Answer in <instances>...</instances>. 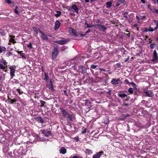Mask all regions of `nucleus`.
Returning <instances> with one entry per match:
<instances>
[{"instance_id": "nucleus-1", "label": "nucleus", "mask_w": 158, "mask_h": 158, "mask_svg": "<svg viewBox=\"0 0 158 158\" xmlns=\"http://www.w3.org/2000/svg\"><path fill=\"white\" fill-rule=\"evenodd\" d=\"M53 50L52 54V59L53 60H55L58 54V47L56 44H54L53 46Z\"/></svg>"}, {"instance_id": "nucleus-2", "label": "nucleus", "mask_w": 158, "mask_h": 158, "mask_svg": "<svg viewBox=\"0 0 158 158\" xmlns=\"http://www.w3.org/2000/svg\"><path fill=\"white\" fill-rule=\"evenodd\" d=\"M73 10V12L76 13L77 14H78V11L79 9L76 4H73L71 6L68 10L70 11H72Z\"/></svg>"}, {"instance_id": "nucleus-3", "label": "nucleus", "mask_w": 158, "mask_h": 158, "mask_svg": "<svg viewBox=\"0 0 158 158\" xmlns=\"http://www.w3.org/2000/svg\"><path fill=\"white\" fill-rule=\"evenodd\" d=\"M143 92L145 94V96L147 97H152L154 95V94L151 90H148L147 89H145L144 90Z\"/></svg>"}, {"instance_id": "nucleus-4", "label": "nucleus", "mask_w": 158, "mask_h": 158, "mask_svg": "<svg viewBox=\"0 0 158 158\" xmlns=\"http://www.w3.org/2000/svg\"><path fill=\"white\" fill-rule=\"evenodd\" d=\"M95 27H98L99 31L104 32L107 29V28L104 25L99 24H95Z\"/></svg>"}, {"instance_id": "nucleus-5", "label": "nucleus", "mask_w": 158, "mask_h": 158, "mask_svg": "<svg viewBox=\"0 0 158 158\" xmlns=\"http://www.w3.org/2000/svg\"><path fill=\"white\" fill-rule=\"evenodd\" d=\"M9 69H10V74L11 77V79H12L13 78V77L15 76V73L16 71V69L13 66H10L9 67Z\"/></svg>"}, {"instance_id": "nucleus-6", "label": "nucleus", "mask_w": 158, "mask_h": 158, "mask_svg": "<svg viewBox=\"0 0 158 158\" xmlns=\"http://www.w3.org/2000/svg\"><path fill=\"white\" fill-rule=\"evenodd\" d=\"M69 31L70 33L73 34L74 36L77 37L79 36V35L77 31L75 29L72 28H69Z\"/></svg>"}, {"instance_id": "nucleus-7", "label": "nucleus", "mask_w": 158, "mask_h": 158, "mask_svg": "<svg viewBox=\"0 0 158 158\" xmlns=\"http://www.w3.org/2000/svg\"><path fill=\"white\" fill-rule=\"evenodd\" d=\"M40 131L41 132V133L46 136L48 137L52 135L51 131L48 130H41Z\"/></svg>"}, {"instance_id": "nucleus-8", "label": "nucleus", "mask_w": 158, "mask_h": 158, "mask_svg": "<svg viewBox=\"0 0 158 158\" xmlns=\"http://www.w3.org/2000/svg\"><path fill=\"white\" fill-rule=\"evenodd\" d=\"M61 113L62 114L63 117L64 118L67 117V116L69 114V113L65 109L63 108H60Z\"/></svg>"}, {"instance_id": "nucleus-9", "label": "nucleus", "mask_w": 158, "mask_h": 158, "mask_svg": "<svg viewBox=\"0 0 158 158\" xmlns=\"http://www.w3.org/2000/svg\"><path fill=\"white\" fill-rule=\"evenodd\" d=\"M39 32L40 34V37L43 40H48V35L45 34L44 32L39 29Z\"/></svg>"}, {"instance_id": "nucleus-10", "label": "nucleus", "mask_w": 158, "mask_h": 158, "mask_svg": "<svg viewBox=\"0 0 158 158\" xmlns=\"http://www.w3.org/2000/svg\"><path fill=\"white\" fill-rule=\"evenodd\" d=\"M69 40H56L55 41V42L61 45H63L68 43L69 41Z\"/></svg>"}, {"instance_id": "nucleus-11", "label": "nucleus", "mask_w": 158, "mask_h": 158, "mask_svg": "<svg viewBox=\"0 0 158 158\" xmlns=\"http://www.w3.org/2000/svg\"><path fill=\"white\" fill-rule=\"evenodd\" d=\"M158 59V56L156 50H155L153 52V55L152 61H155Z\"/></svg>"}, {"instance_id": "nucleus-12", "label": "nucleus", "mask_w": 158, "mask_h": 158, "mask_svg": "<svg viewBox=\"0 0 158 158\" xmlns=\"http://www.w3.org/2000/svg\"><path fill=\"white\" fill-rule=\"evenodd\" d=\"M103 154V152L101 151L98 152L97 154L94 155L93 156V158H99Z\"/></svg>"}, {"instance_id": "nucleus-13", "label": "nucleus", "mask_w": 158, "mask_h": 158, "mask_svg": "<svg viewBox=\"0 0 158 158\" xmlns=\"http://www.w3.org/2000/svg\"><path fill=\"white\" fill-rule=\"evenodd\" d=\"M79 70L82 73H86V70L85 68L82 66H78Z\"/></svg>"}, {"instance_id": "nucleus-14", "label": "nucleus", "mask_w": 158, "mask_h": 158, "mask_svg": "<svg viewBox=\"0 0 158 158\" xmlns=\"http://www.w3.org/2000/svg\"><path fill=\"white\" fill-rule=\"evenodd\" d=\"M60 25V23L58 20L56 21L55 24V30H57L59 28Z\"/></svg>"}, {"instance_id": "nucleus-15", "label": "nucleus", "mask_w": 158, "mask_h": 158, "mask_svg": "<svg viewBox=\"0 0 158 158\" xmlns=\"http://www.w3.org/2000/svg\"><path fill=\"white\" fill-rule=\"evenodd\" d=\"M59 152L60 153L64 154L66 152V149L64 147H62L59 150Z\"/></svg>"}, {"instance_id": "nucleus-16", "label": "nucleus", "mask_w": 158, "mask_h": 158, "mask_svg": "<svg viewBox=\"0 0 158 158\" xmlns=\"http://www.w3.org/2000/svg\"><path fill=\"white\" fill-rule=\"evenodd\" d=\"M67 119V120H69L71 121H73V117L72 115L71 114H69V113L68 115L67 116V117L66 118Z\"/></svg>"}, {"instance_id": "nucleus-17", "label": "nucleus", "mask_w": 158, "mask_h": 158, "mask_svg": "<svg viewBox=\"0 0 158 158\" xmlns=\"http://www.w3.org/2000/svg\"><path fill=\"white\" fill-rule=\"evenodd\" d=\"M111 83L113 85H117L118 83V80L114 79H112L111 81Z\"/></svg>"}, {"instance_id": "nucleus-18", "label": "nucleus", "mask_w": 158, "mask_h": 158, "mask_svg": "<svg viewBox=\"0 0 158 158\" xmlns=\"http://www.w3.org/2000/svg\"><path fill=\"white\" fill-rule=\"evenodd\" d=\"M85 153L88 155H90L93 153V152L91 150L87 148L85 150Z\"/></svg>"}, {"instance_id": "nucleus-19", "label": "nucleus", "mask_w": 158, "mask_h": 158, "mask_svg": "<svg viewBox=\"0 0 158 158\" xmlns=\"http://www.w3.org/2000/svg\"><path fill=\"white\" fill-rule=\"evenodd\" d=\"M6 66L5 67L3 66L2 64L0 63V69H1L3 70V71H4L5 72H6L7 71L6 70H5L6 68H7V65H6Z\"/></svg>"}, {"instance_id": "nucleus-20", "label": "nucleus", "mask_w": 158, "mask_h": 158, "mask_svg": "<svg viewBox=\"0 0 158 158\" xmlns=\"http://www.w3.org/2000/svg\"><path fill=\"white\" fill-rule=\"evenodd\" d=\"M6 48L5 47L0 45V54L5 51Z\"/></svg>"}, {"instance_id": "nucleus-21", "label": "nucleus", "mask_w": 158, "mask_h": 158, "mask_svg": "<svg viewBox=\"0 0 158 158\" xmlns=\"http://www.w3.org/2000/svg\"><path fill=\"white\" fill-rule=\"evenodd\" d=\"M36 120L41 123H43L44 122V120L41 117L37 118H36Z\"/></svg>"}, {"instance_id": "nucleus-22", "label": "nucleus", "mask_w": 158, "mask_h": 158, "mask_svg": "<svg viewBox=\"0 0 158 158\" xmlns=\"http://www.w3.org/2000/svg\"><path fill=\"white\" fill-rule=\"evenodd\" d=\"M56 12L57 13L55 15L56 17H60L61 15V11L57 10L56 11Z\"/></svg>"}, {"instance_id": "nucleus-23", "label": "nucleus", "mask_w": 158, "mask_h": 158, "mask_svg": "<svg viewBox=\"0 0 158 158\" xmlns=\"http://www.w3.org/2000/svg\"><path fill=\"white\" fill-rule=\"evenodd\" d=\"M106 7L110 8L111 6L112 3L111 2H108L106 3Z\"/></svg>"}, {"instance_id": "nucleus-24", "label": "nucleus", "mask_w": 158, "mask_h": 158, "mask_svg": "<svg viewBox=\"0 0 158 158\" xmlns=\"http://www.w3.org/2000/svg\"><path fill=\"white\" fill-rule=\"evenodd\" d=\"M7 100H9V102L11 104H13L14 102H16V100H15L11 99V98H8Z\"/></svg>"}, {"instance_id": "nucleus-25", "label": "nucleus", "mask_w": 158, "mask_h": 158, "mask_svg": "<svg viewBox=\"0 0 158 158\" xmlns=\"http://www.w3.org/2000/svg\"><path fill=\"white\" fill-rule=\"evenodd\" d=\"M32 29L35 32L36 34H38V32L39 31V29H37L36 27H32Z\"/></svg>"}, {"instance_id": "nucleus-26", "label": "nucleus", "mask_w": 158, "mask_h": 158, "mask_svg": "<svg viewBox=\"0 0 158 158\" xmlns=\"http://www.w3.org/2000/svg\"><path fill=\"white\" fill-rule=\"evenodd\" d=\"M0 34L2 35H6L5 32L1 28H0Z\"/></svg>"}, {"instance_id": "nucleus-27", "label": "nucleus", "mask_w": 158, "mask_h": 158, "mask_svg": "<svg viewBox=\"0 0 158 158\" xmlns=\"http://www.w3.org/2000/svg\"><path fill=\"white\" fill-rule=\"evenodd\" d=\"M85 25H86L87 27H85L86 28H89L92 27H95V25H93L92 26H90L89 25V24H88L86 22L85 23Z\"/></svg>"}, {"instance_id": "nucleus-28", "label": "nucleus", "mask_w": 158, "mask_h": 158, "mask_svg": "<svg viewBox=\"0 0 158 158\" xmlns=\"http://www.w3.org/2000/svg\"><path fill=\"white\" fill-rule=\"evenodd\" d=\"M130 84L135 89H137L136 85L133 82L130 83Z\"/></svg>"}, {"instance_id": "nucleus-29", "label": "nucleus", "mask_w": 158, "mask_h": 158, "mask_svg": "<svg viewBox=\"0 0 158 158\" xmlns=\"http://www.w3.org/2000/svg\"><path fill=\"white\" fill-rule=\"evenodd\" d=\"M119 96L121 98H125L127 96V95L126 94H119Z\"/></svg>"}, {"instance_id": "nucleus-30", "label": "nucleus", "mask_w": 158, "mask_h": 158, "mask_svg": "<svg viewBox=\"0 0 158 158\" xmlns=\"http://www.w3.org/2000/svg\"><path fill=\"white\" fill-rule=\"evenodd\" d=\"M18 6H16L15 7V9L14 10L15 12V14L17 15H18L19 13V12L18 10L17 9H18Z\"/></svg>"}, {"instance_id": "nucleus-31", "label": "nucleus", "mask_w": 158, "mask_h": 158, "mask_svg": "<svg viewBox=\"0 0 158 158\" xmlns=\"http://www.w3.org/2000/svg\"><path fill=\"white\" fill-rule=\"evenodd\" d=\"M40 102L41 104V107H43L44 106V105L45 104L46 102L42 100H40Z\"/></svg>"}, {"instance_id": "nucleus-32", "label": "nucleus", "mask_w": 158, "mask_h": 158, "mask_svg": "<svg viewBox=\"0 0 158 158\" xmlns=\"http://www.w3.org/2000/svg\"><path fill=\"white\" fill-rule=\"evenodd\" d=\"M128 92L130 94H133V91L132 88L131 87L129 88L128 89Z\"/></svg>"}, {"instance_id": "nucleus-33", "label": "nucleus", "mask_w": 158, "mask_h": 158, "mask_svg": "<svg viewBox=\"0 0 158 158\" xmlns=\"http://www.w3.org/2000/svg\"><path fill=\"white\" fill-rule=\"evenodd\" d=\"M48 79V76L47 73H45L44 80L47 81Z\"/></svg>"}, {"instance_id": "nucleus-34", "label": "nucleus", "mask_w": 158, "mask_h": 158, "mask_svg": "<svg viewBox=\"0 0 158 158\" xmlns=\"http://www.w3.org/2000/svg\"><path fill=\"white\" fill-rule=\"evenodd\" d=\"M12 55V52L9 51L6 53V55L7 57H9L11 55Z\"/></svg>"}, {"instance_id": "nucleus-35", "label": "nucleus", "mask_w": 158, "mask_h": 158, "mask_svg": "<svg viewBox=\"0 0 158 158\" xmlns=\"http://www.w3.org/2000/svg\"><path fill=\"white\" fill-rule=\"evenodd\" d=\"M98 66L97 65H95L94 64H92L90 66V67L91 68L93 69H95Z\"/></svg>"}, {"instance_id": "nucleus-36", "label": "nucleus", "mask_w": 158, "mask_h": 158, "mask_svg": "<svg viewBox=\"0 0 158 158\" xmlns=\"http://www.w3.org/2000/svg\"><path fill=\"white\" fill-rule=\"evenodd\" d=\"M5 2L6 3H7L8 4H10L12 3V2L10 0H5Z\"/></svg>"}, {"instance_id": "nucleus-37", "label": "nucleus", "mask_w": 158, "mask_h": 158, "mask_svg": "<svg viewBox=\"0 0 158 158\" xmlns=\"http://www.w3.org/2000/svg\"><path fill=\"white\" fill-rule=\"evenodd\" d=\"M66 48H67V47L65 46H63L61 48V50L62 51H64Z\"/></svg>"}, {"instance_id": "nucleus-38", "label": "nucleus", "mask_w": 158, "mask_h": 158, "mask_svg": "<svg viewBox=\"0 0 158 158\" xmlns=\"http://www.w3.org/2000/svg\"><path fill=\"white\" fill-rule=\"evenodd\" d=\"M155 45V44H151L150 45V46L151 48H153L154 47V46Z\"/></svg>"}, {"instance_id": "nucleus-39", "label": "nucleus", "mask_w": 158, "mask_h": 158, "mask_svg": "<svg viewBox=\"0 0 158 158\" xmlns=\"http://www.w3.org/2000/svg\"><path fill=\"white\" fill-rule=\"evenodd\" d=\"M27 47L28 48H32V45L31 43H30L29 44L27 45Z\"/></svg>"}, {"instance_id": "nucleus-40", "label": "nucleus", "mask_w": 158, "mask_h": 158, "mask_svg": "<svg viewBox=\"0 0 158 158\" xmlns=\"http://www.w3.org/2000/svg\"><path fill=\"white\" fill-rule=\"evenodd\" d=\"M50 84L51 85V87L52 89H53V84H52V80L50 81Z\"/></svg>"}, {"instance_id": "nucleus-41", "label": "nucleus", "mask_w": 158, "mask_h": 158, "mask_svg": "<svg viewBox=\"0 0 158 158\" xmlns=\"http://www.w3.org/2000/svg\"><path fill=\"white\" fill-rule=\"evenodd\" d=\"M96 23H101V21L99 19H98L97 20H96Z\"/></svg>"}, {"instance_id": "nucleus-42", "label": "nucleus", "mask_w": 158, "mask_h": 158, "mask_svg": "<svg viewBox=\"0 0 158 158\" xmlns=\"http://www.w3.org/2000/svg\"><path fill=\"white\" fill-rule=\"evenodd\" d=\"M146 18V16L145 15H143L140 18V20L144 19H145Z\"/></svg>"}, {"instance_id": "nucleus-43", "label": "nucleus", "mask_w": 158, "mask_h": 158, "mask_svg": "<svg viewBox=\"0 0 158 158\" xmlns=\"http://www.w3.org/2000/svg\"><path fill=\"white\" fill-rule=\"evenodd\" d=\"M86 131H87L86 129V128L85 129H84V130L82 131V134H84L86 132Z\"/></svg>"}, {"instance_id": "nucleus-44", "label": "nucleus", "mask_w": 158, "mask_h": 158, "mask_svg": "<svg viewBox=\"0 0 158 158\" xmlns=\"http://www.w3.org/2000/svg\"><path fill=\"white\" fill-rule=\"evenodd\" d=\"M20 56H22V57L23 58H24V59H26V58L25 56H24V54L23 53H20Z\"/></svg>"}, {"instance_id": "nucleus-45", "label": "nucleus", "mask_w": 158, "mask_h": 158, "mask_svg": "<svg viewBox=\"0 0 158 158\" xmlns=\"http://www.w3.org/2000/svg\"><path fill=\"white\" fill-rule=\"evenodd\" d=\"M17 92L19 93L20 94H22L23 93V92H21L20 89L18 88L17 89Z\"/></svg>"}, {"instance_id": "nucleus-46", "label": "nucleus", "mask_w": 158, "mask_h": 158, "mask_svg": "<svg viewBox=\"0 0 158 158\" xmlns=\"http://www.w3.org/2000/svg\"><path fill=\"white\" fill-rule=\"evenodd\" d=\"M124 82H125L126 84H130V83L129 82L128 80L127 79H126L125 80Z\"/></svg>"}, {"instance_id": "nucleus-47", "label": "nucleus", "mask_w": 158, "mask_h": 158, "mask_svg": "<svg viewBox=\"0 0 158 158\" xmlns=\"http://www.w3.org/2000/svg\"><path fill=\"white\" fill-rule=\"evenodd\" d=\"M63 92H64V94L67 96H68V95L67 94V91L66 90H64L63 91Z\"/></svg>"}, {"instance_id": "nucleus-48", "label": "nucleus", "mask_w": 158, "mask_h": 158, "mask_svg": "<svg viewBox=\"0 0 158 158\" xmlns=\"http://www.w3.org/2000/svg\"><path fill=\"white\" fill-rule=\"evenodd\" d=\"M74 140L76 141V142H78L79 141V139L78 137H75L74 138Z\"/></svg>"}, {"instance_id": "nucleus-49", "label": "nucleus", "mask_w": 158, "mask_h": 158, "mask_svg": "<svg viewBox=\"0 0 158 158\" xmlns=\"http://www.w3.org/2000/svg\"><path fill=\"white\" fill-rule=\"evenodd\" d=\"M101 71L106 72V70L105 69H103L102 68H100L99 69Z\"/></svg>"}, {"instance_id": "nucleus-50", "label": "nucleus", "mask_w": 158, "mask_h": 158, "mask_svg": "<svg viewBox=\"0 0 158 158\" xmlns=\"http://www.w3.org/2000/svg\"><path fill=\"white\" fill-rule=\"evenodd\" d=\"M112 93V91L111 90H110L108 92H107V93L109 94V95H111V94Z\"/></svg>"}, {"instance_id": "nucleus-51", "label": "nucleus", "mask_w": 158, "mask_h": 158, "mask_svg": "<svg viewBox=\"0 0 158 158\" xmlns=\"http://www.w3.org/2000/svg\"><path fill=\"white\" fill-rule=\"evenodd\" d=\"M78 34L79 35V36H78L79 37H81V36H84L86 34Z\"/></svg>"}, {"instance_id": "nucleus-52", "label": "nucleus", "mask_w": 158, "mask_h": 158, "mask_svg": "<svg viewBox=\"0 0 158 158\" xmlns=\"http://www.w3.org/2000/svg\"><path fill=\"white\" fill-rule=\"evenodd\" d=\"M2 63L4 64L5 65H6V64L7 63V62H6V61L5 60H3L2 62Z\"/></svg>"}, {"instance_id": "nucleus-53", "label": "nucleus", "mask_w": 158, "mask_h": 158, "mask_svg": "<svg viewBox=\"0 0 158 158\" xmlns=\"http://www.w3.org/2000/svg\"><path fill=\"white\" fill-rule=\"evenodd\" d=\"M91 31V30L90 29H88L87 31L85 32V34H87L89 32H90Z\"/></svg>"}, {"instance_id": "nucleus-54", "label": "nucleus", "mask_w": 158, "mask_h": 158, "mask_svg": "<svg viewBox=\"0 0 158 158\" xmlns=\"http://www.w3.org/2000/svg\"><path fill=\"white\" fill-rule=\"evenodd\" d=\"M129 58H130L129 56H128L125 59V62H127V61H128V60H129Z\"/></svg>"}, {"instance_id": "nucleus-55", "label": "nucleus", "mask_w": 158, "mask_h": 158, "mask_svg": "<svg viewBox=\"0 0 158 158\" xmlns=\"http://www.w3.org/2000/svg\"><path fill=\"white\" fill-rule=\"evenodd\" d=\"M119 2L122 3H124L125 2V1L124 0H118Z\"/></svg>"}, {"instance_id": "nucleus-56", "label": "nucleus", "mask_w": 158, "mask_h": 158, "mask_svg": "<svg viewBox=\"0 0 158 158\" xmlns=\"http://www.w3.org/2000/svg\"><path fill=\"white\" fill-rule=\"evenodd\" d=\"M148 8L150 10H152V9L150 6V5H148L147 6Z\"/></svg>"}, {"instance_id": "nucleus-57", "label": "nucleus", "mask_w": 158, "mask_h": 158, "mask_svg": "<svg viewBox=\"0 0 158 158\" xmlns=\"http://www.w3.org/2000/svg\"><path fill=\"white\" fill-rule=\"evenodd\" d=\"M119 5H120V4H119V2H117V3H116V5H115V6H118Z\"/></svg>"}, {"instance_id": "nucleus-58", "label": "nucleus", "mask_w": 158, "mask_h": 158, "mask_svg": "<svg viewBox=\"0 0 158 158\" xmlns=\"http://www.w3.org/2000/svg\"><path fill=\"white\" fill-rule=\"evenodd\" d=\"M136 19L138 20V21H139V20H140V18H139V17L137 15H136Z\"/></svg>"}, {"instance_id": "nucleus-59", "label": "nucleus", "mask_w": 158, "mask_h": 158, "mask_svg": "<svg viewBox=\"0 0 158 158\" xmlns=\"http://www.w3.org/2000/svg\"><path fill=\"white\" fill-rule=\"evenodd\" d=\"M154 10L155 12L156 13H158V10L156 9L155 8H154Z\"/></svg>"}, {"instance_id": "nucleus-60", "label": "nucleus", "mask_w": 158, "mask_h": 158, "mask_svg": "<svg viewBox=\"0 0 158 158\" xmlns=\"http://www.w3.org/2000/svg\"><path fill=\"white\" fill-rule=\"evenodd\" d=\"M141 2L143 3V4H144L145 3V0H141Z\"/></svg>"}, {"instance_id": "nucleus-61", "label": "nucleus", "mask_w": 158, "mask_h": 158, "mask_svg": "<svg viewBox=\"0 0 158 158\" xmlns=\"http://www.w3.org/2000/svg\"><path fill=\"white\" fill-rule=\"evenodd\" d=\"M128 104L127 103H125L124 104L123 106H128Z\"/></svg>"}, {"instance_id": "nucleus-62", "label": "nucleus", "mask_w": 158, "mask_h": 158, "mask_svg": "<svg viewBox=\"0 0 158 158\" xmlns=\"http://www.w3.org/2000/svg\"><path fill=\"white\" fill-rule=\"evenodd\" d=\"M72 158H78V157L77 156H75L72 157Z\"/></svg>"}, {"instance_id": "nucleus-63", "label": "nucleus", "mask_w": 158, "mask_h": 158, "mask_svg": "<svg viewBox=\"0 0 158 158\" xmlns=\"http://www.w3.org/2000/svg\"><path fill=\"white\" fill-rule=\"evenodd\" d=\"M128 12H125L124 14H123V15H125L126 14H128Z\"/></svg>"}, {"instance_id": "nucleus-64", "label": "nucleus", "mask_w": 158, "mask_h": 158, "mask_svg": "<svg viewBox=\"0 0 158 158\" xmlns=\"http://www.w3.org/2000/svg\"><path fill=\"white\" fill-rule=\"evenodd\" d=\"M89 0H85V3H87L89 2Z\"/></svg>"}]
</instances>
